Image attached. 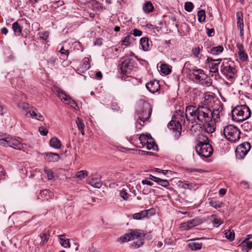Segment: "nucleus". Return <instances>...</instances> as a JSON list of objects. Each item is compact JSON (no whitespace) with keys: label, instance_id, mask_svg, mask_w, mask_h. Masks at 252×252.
Wrapping results in <instances>:
<instances>
[{"label":"nucleus","instance_id":"nucleus-6","mask_svg":"<svg viewBox=\"0 0 252 252\" xmlns=\"http://www.w3.org/2000/svg\"><path fill=\"white\" fill-rule=\"evenodd\" d=\"M0 145L9 146L19 150L23 148V144L19 140L1 133H0Z\"/></svg>","mask_w":252,"mask_h":252},{"label":"nucleus","instance_id":"nucleus-23","mask_svg":"<svg viewBox=\"0 0 252 252\" xmlns=\"http://www.w3.org/2000/svg\"><path fill=\"white\" fill-rule=\"evenodd\" d=\"M59 52L60 56L58 55L59 57L63 60H65L67 59L68 56L69 54V51L68 49L64 48L63 46H62L60 49Z\"/></svg>","mask_w":252,"mask_h":252},{"label":"nucleus","instance_id":"nucleus-35","mask_svg":"<svg viewBox=\"0 0 252 252\" xmlns=\"http://www.w3.org/2000/svg\"><path fill=\"white\" fill-rule=\"evenodd\" d=\"M154 6L150 1H146L143 7V9L145 12L149 13L153 11Z\"/></svg>","mask_w":252,"mask_h":252},{"label":"nucleus","instance_id":"nucleus-7","mask_svg":"<svg viewBox=\"0 0 252 252\" xmlns=\"http://www.w3.org/2000/svg\"><path fill=\"white\" fill-rule=\"evenodd\" d=\"M120 72L124 75L130 73L134 68V63L132 60L130 58L124 57L121 60L119 65Z\"/></svg>","mask_w":252,"mask_h":252},{"label":"nucleus","instance_id":"nucleus-16","mask_svg":"<svg viewBox=\"0 0 252 252\" xmlns=\"http://www.w3.org/2000/svg\"><path fill=\"white\" fill-rule=\"evenodd\" d=\"M172 120L179 123L181 126L185 123V118L184 116V112L181 110L177 111L172 118Z\"/></svg>","mask_w":252,"mask_h":252},{"label":"nucleus","instance_id":"nucleus-58","mask_svg":"<svg viewBox=\"0 0 252 252\" xmlns=\"http://www.w3.org/2000/svg\"><path fill=\"white\" fill-rule=\"evenodd\" d=\"M207 35L209 37L213 36L214 34V30L213 29L206 28Z\"/></svg>","mask_w":252,"mask_h":252},{"label":"nucleus","instance_id":"nucleus-52","mask_svg":"<svg viewBox=\"0 0 252 252\" xmlns=\"http://www.w3.org/2000/svg\"><path fill=\"white\" fill-rule=\"evenodd\" d=\"M194 5L191 2L187 1L185 3V9L188 12H190L192 10Z\"/></svg>","mask_w":252,"mask_h":252},{"label":"nucleus","instance_id":"nucleus-24","mask_svg":"<svg viewBox=\"0 0 252 252\" xmlns=\"http://www.w3.org/2000/svg\"><path fill=\"white\" fill-rule=\"evenodd\" d=\"M56 90V92L58 93L57 95L62 101H66L67 102L71 98L70 96L67 95L63 92L61 91L59 88H57Z\"/></svg>","mask_w":252,"mask_h":252},{"label":"nucleus","instance_id":"nucleus-63","mask_svg":"<svg viewBox=\"0 0 252 252\" xmlns=\"http://www.w3.org/2000/svg\"><path fill=\"white\" fill-rule=\"evenodd\" d=\"M142 184L143 185H147L150 186H152L153 185L152 182L147 180H143L142 181Z\"/></svg>","mask_w":252,"mask_h":252},{"label":"nucleus","instance_id":"nucleus-10","mask_svg":"<svg viewBox=\"0 0 252 252\" xmlns=\"http://www.w3.org/2000/svg\"><path fill=\"white\" fill-rule=\"evenodd\" d=\"M142 237H145L143 232L140 230H135L130 233L125 234L124 236L120 237L119 240L121 243H124Z\"/></svg>","mask_w":252,"mask_h":252},{"label":"nucleus","instance_id":"nucleus-8","mask_svg":"<svg viewBox=\"0 0 252 252\" xmlns=\"http://www.w3.org/2000/svg\"><path fill=\"white\" fill-rule=\"evenodd\" d=\"M221 73L229 78H232L236 73V69L234 67V63L232 61H228L226 63L223 62L220 69Z\"/></svg>","mask_w":252,"mask_h":252},{"label":"nucleus","instance_id":"nucleus-15","mask_svg":"<svg viewBox=\"0 0 252 252\" xmlns=\"http://www.w3.org/2000/svg\"><path fill=\"white\" fill-rule=\"evenodd\" d=\"M48 162H57L60 159V155L53 153H44L42 154Z\"/></svg>","mask_w":252,"mask_h":252},{"label":"nucleus","instance_id":"nucleus-14","mask_svg":"<svg viewBox=\"0 0 252 252\" xmlns=\"http://www.w3.org/2000/svg\"><path fill=\"white\" fill-rule=\"evenodd\" d=\"M146 86L147 89L152 93L158 92L160 89L159 82L156 80L150 81L146 84Z\"/></svg>","mask_w":252,"mask_h":252},{"label":"nucleus","instance_id":"nucleus-12","mask_svg":"<svg viewBox=\"0 0 252 252\" xmlns=\"http://www.w3.org/2000/svg\"><path fill=\"white\" fill-rule=\"evenodd\" d=\"M167 126L168 128L170 130H172L174 133L175 137L176 138H178L181 134V125L179 123L172 119V120L168 123Z\"/></svg>","mask_w":252,"mask_h":252},{"label":"nucleus","instance_id":"nucleus-37","mask_svg":"<svg viewBox=\"0 0 252 252\" xmlns=\"http://www.w3.org/2000/svg\"><path fill=\"white\" fill-rule=\"evenodd\" d=\"M37 110L34 108L33 111H31V117L39 121H43L44 119V117L41 114L37 113Z\"/></svg>","mask_w":252,"mask_h":252},{"label":"nucleus","instance_id":"nucleus-62","mask_svg":"<svg viewBox=\"0 0 252 252\" xmlns=\"http://www.w3.org/2000/svg\"><path fill=\"white\" fill-rule=\"evenodd\" d=\"M112 109L116 111H118L120 109L119 107L118 106L117 104L116 103H113L111 105Z\"/></svg>","mask_w":252,"mask_h":252},{"label":"nucleus","instance_id":"nucleus-17","mask_svg":"<svg viewBox=\"0 0 252 252\" xmlns=\"http://www.w3.org/2000/svg\"><path fill=\"white\" fill-rule=\"evenodd\" d=\"M236 47L238 49V54L239 59L243 62L246 61L248 59V55L245 52L243 45L237 43Z\"/></svg>","mask_w":252,"mask_h":252},{"label":"nucleus","instance_id":"nucleus-60","mask_svg":"<svg viewBox=\"0 0 252 252\" xmlns=\"http://www.w3.org/2000/svg\"><path fill=\"white\" fill-rule=\"evenodd\" d=\"M237 24V27H238V29H243V28H244L243 20H238Z\"/></svg>","mask_w":252,"mask_h":252},{"label":"nucleus","instance_id":"nucleus-2","mask_svg":"<svg viewBox=\"0 0 252 252\" xmlns=\"http://www.w3.org/2000/svg\"><path fill=\"white\" fill-rule=\"evenodd\" d=\"M233 120L236 122L243 121L251 117V111L247 105L236 106L231 112Z\"/></svg>","mask_w":252,"mask_h":252},{"label":"nucleus","instance_id":"nucleus-38","mask_svg":"<svg viewBox=\"0 0 252 252\" xmlns=\"http://www.w3.org/2000/svg\"><path fill=\"white\" fill-rule=\"evenodd\" d=\"M40 195L41 196V197H42V198H44L47 200L49 199L48 196L51 197L53 195V193L52 191H50L49 190L45 189L41 191Z\"/></svg>","mask_w":252,"mask_h":252},{"label":"nucleus","instance_id":"nucleus-61","mask_svg":"<svg viewBox=\"0 0 252 252\" xmlns=\"http://www.w3.org/2000/svg\"><path fill=\"white\" fill-rule=\"evenodd\" d=\"M67 103L70 105V106L73 108L75 107V106H77L76 102L71 98H70L69 100L68 101Z\"/></svg>","mask_w":252,"mask_h":252},{"label":"nucleus","instance_id":"nucleus-20","mask_svg":"<svg viewBox=\"0 0 252 252\" xmlns=\"http://www.w3.org/2000/svg\"><path fill=\"white\" fill-rule=\"evenodd\" d=\"M89 184L92 186L96 188H100L102 185L100 182V178L99 176L97 177H92L89 181Z\"/></svg>","mask_w":252,"mask_h":252},{"label":"nucleus","instance_id":"nucleus-50","mask_svg":"<svg viewBox=\"0 0 252 252\" xmlns=\"http://www.w3.org/2000/svg\"><path fill=\"white\" fill-rule=\"evenodd\" d=\"M225 237L229 240L232 241L235 237V233L233 231L228 230L225 233Z\"/></svg>","mask_w":252,"mask_h":252},{"label":"nucleus","instance_id":"nucleus-57","mask_svg":"<svg viewBox=\"0 0 252 252\" xmlns=\"http://www.w3.org/2000/svg\"><path fill=\"white\" fill-rule=\"evenodd\" d=\"M142 32L138 29H135L133 30L132 34L135 36H140L142 35Z\"/></svg>","mask_w":252,"mask_h":252},{"label":"nucleus","instance_id":"nucleus-29","mask_svg":"<svg viewBox=\"0 0 252 252\" xmlns=\"http://www.w3.org/2000/svg\"><path fill=\"white\" fill-rule=\"evenodd\" d=\"M12 29L16 35H19L22 33V27L18 21H16L12 24Z\"/></svg>","mask_w":252,"mask_h":252},{"label":"nucleus","instance_id":"nucleus-43","mask_svg":"<svg viewBox=\"0 0 252 252\" xmlns=\"http://www.w3.org/2000/svg\"><path fill=\"white\" fill-rule=\"evenodd\" d=\"M150 138L149 137V136L145 134H141L140 135L139 137V140L140 142V143L142 144L143 147H145L146 143L148 142V141L149 140Z\"/></svg>","mask_w":252,"mask_h":252},{"label":"nucleus","instance_id":"nucleus-32","mask_svg":"<svg viewBox=\"0 0 252 252\" xmlns=\"http://www.w3.org/2000/svg\"><path fill=\"white\" fill-rule=\"evenodd\" d=\"M202 243L196 241L191 242L188 244L189 247L193 251L200 250L202 247Z\"/></svg>","mask_w":252,"mask_h":252},{"label":"nucleus","instance_id":"nucleus-30","mask_svg":"<svg viewBox=\"0 0 252 252\" xmlns=\"http://www.w3.org/2000/svg\"><path fill=\"white\" fill-rule=\"evenodd\" d=\"M91 67L90 61L88 58L85 57L83 60L82 64L80 65V68L83 70L82 72L88 70Z\"/></svg>","mask_w":252,"mask_h":252},{"label":"nucleus","instance_id":"nucleus-1","mask_svg":"<svg viewBox=\"0 0 252 252\" xmlns=\"http://www.w3.org/2000/svg\"><path fill=\"white\" fill-rule=\"evenodd\" d=\"M208 98L213 100L214 105L211 108L209 106L201 105L197 107L193 105H189L186 109V118L189 121L197 123L196 121L201 123H208L210 122H218L220 120V115L223 110L222 104L218 99L207 96ZM205 99L207 98L205 97Z\"/></svg>","mask_w":252,"mask_h":252},{"label":"nucleus","instance_id":"nucleus-53","mask_svg":"<svg viewBox=\"0 0 252 252\" xmlns=\"http://www.w3.org/2000/svg\"><path fill=\"white\" fill-rule=\"evenodd\" d=\"M157 183L163 187H167L170 185L169 182L167 180H163L160 178H159Z\"/></svg>","mask_w":252,"mask_h":252},{"label":"nucleus","instance_id":"nucleus-48","mask_svg":"<svg viewBox=\"0 0 252 252\" xmlns=\"http://www.w3.org/2000/svg\"><path fill=\"white\" fill-rule=\"evenodd\" d=\"M44 172L47 174L48 180L55 179L54 174L51 169H47V168H45L44 169Z\"/></svg>","mask_w":252,"mask_h":252},{"label":"nucleus","instance_id":"nucleus-47","mask_svg":"<svg viewBox=\"0 0 252 252\" xmlns=\"http://www.w3.org/2000/svg\"><path fill=\"white\" fill-rule=\"evenodd\" d=\"M189 229L191 228L192 227L196 226L198 225L200 223V221L196 219H194L191 220H189L187 221Z\"/></svg>","mask_w":252,"mask_h":252},{"label":"nucleus","instance_id":"nucleus-44","mask_svg":"<svg viewBox=\"0 0 252 252\" xmlns=\"http://www.w3.org/2000/svg\"><path fill=\"white\" fill-rule=\"evenodd\" d=\"M40 237L41 238L40 245L43 246L47 242L49 239V234L47 233H42L40 235Z\"/></svg>","mask_w":252,"mask_h":252},{"label":"nucleus","instance_id":"nucleus-33","mask_svg":"<svg viewBox=\"0 0 252 252\" xmlns=\"http://www.w3.org/2000/svg\"><path fill=\"white\" fill-rule=\"evenodd\" d=\"M202 49V46H198L197 47L193 48L191 51L194 57L196 59H200V53Z\"/></svg>","mask_w":252,"mask_h":252},{"label":"nucleus","instance_id":"nucleus-64","mask_svg":"<svg viewBox=\"0 0 252 252\" xmlns=\"http://www.w3.org/2000/svg\"><path fill=\"white\" fill-rule=\"evenodd\" d=\"M149 179L152 181H153L157 183L159 178L156 177L152 175H150Z\"/></svg>","mask_w":252,"mask_h":252},{"label":"nucleus","instance_id":"nucleus-40","mask_svg":"<svg viewBox=\"0 0 252 252\" xmlns=\"http://www.w3.org/2000/svg\"><path fill=\"white\" fill-rule=\"evenodd\" d=\"M133 37L129 34H128L125 39L122 41V45L126 46L129 45L132 42Z\"/></svg>","mask_w":252,"mask_h":252},{"label":"nucleus","instance_id":"nucleus-3","mask_svg":"<svg viewBox=\"0 0 252 252\" xmlns=\"http://www.w3.org/2000/svg\"><path fill=\"white\" fill-rule=\"evenodd\" d=\"M189 73L192 76L195 81L204 86L209 87L212 84V80L208 77L203 70L197 69L196 67L189 69Z\"/></svg>","mask_w":252,"mask_h":252},{"label":"nucleus","instance_id":"nucleus-9","mask_svg":"<svg viewBox=\"0 0 252 252\" xmlns=\"http://www.w3.org/2000/svg\"><path fill=\"white\" fill-rule=\"evenodd\" d=\"M195 150L199 155L205 158L210 157L213 153V147L209 143L196 145Z\"/></svg>","mask_w":252,"mask_h":252},{"label":"nucleus","instance_id":"nucleus-56","mask_svg":"<svg viewBox=\"0 0 252 252\" xmlns=\"http://www.w3.org/2000/svg\"><path fill=\"white\" fill-rule=\"evenodd\" d=\"M180 228L182 230L190 229L188 222H184L181 224Z\"/></svg>","mask_w":252,"mask_h":252},{"label":"nucleus","instance_id":"nucleus-49","mask_svg":"<svg viewBox=\"0 0 252 252\" xmlns=\"http://www.w3.org/2000/svg\"><path fill=\"white\" fill-rule=\"evenodd\" d=\"M160 71L162 73L168 74L171 72L170 69L166 64H161L160 66Z\"/></svg>","mask_w":252,"mask_h":252},{"label":"nucleus","instance_id":"nucleus-39","mask_svg":"<svg viewBox=\"0 0 252 252\" xmlns=\"http://www.w3.org/2000/svg\"><path fill=\"white\" fill-rule=\"evenodd\" d=\"M149 39L147 37H143L140 39V44L143 50L147 51L149 48Z\"/></svg>","mask_w":252,"mask_h":252},{"label":"nucleus","instance_id":"nucleus-5","mask_svg":"<svg viewBox=\"0 0 252 252\" xmlns=\"http://www.w3.org/2000/svg\"><path fill=\"white\" fill-rule=\"evenodd\" d=\"M223 133L225 137L231 142H236L240 138V130L237 126L232 125L224 126Z\"/></svg>","mask_w":252,"mask_h":252},{"label":"nucleus","instance_id":"nucleus-36","mask_svg":"<svg viewBox=\"0 0 252 252\" xmlns=\"http://www.w3.org/2000/svg\"><path fill=\"white\" fill-rule=\"evenodd\" d=\"M145 147L147 150H155L157 148V146L154 143L152 137H151L148 141V142L146 143Z\"/></svg>","mask_w":252,"mask_h":252},{"label":"nucleus","instance_id":"nucleus-18","mask_svg":"<svg viewBox=\"0 0 252 252\" xmlns=\"http://www.w3.org/2000/svg\"><path fill=\"white\" fill-rule=\"evenodd\" d=\"M179 183H180L179 186L184 189L195 190L198 188V185L194 183L189 182L183 183L182 181H179Z\"/></svg>","mask_w":252,"mask_h":252},{"label":"nucleus","instance_id":"nucleus-31","mask_svg":"<svg viewBox=\"0 0 252 252\" xmlns=\"http://www.w3.org/2000/svg\"><path fill=\"white\" fill-rule=\"evenodd\" d=\"M49 144L51 147L55 149H60L62 145L61 141L57 138H52L51 139Z\"/></svg>","mask_w":252,"mask_h":252},{"label":"nucleus","instance_id":"nucleus-27","mask_svg":"<svg viewBox=\"0 0 252 252\" xmlns=\"http://www.w3.org/2000/svg\"><path fill=\"white\" fill-rule=\"evenodd\" d=\"M65 235H60L59 236L60 238V243L61 245L64 248H69L70 247L69 243V239L65 238Z\"/></svg>","mask_w":252,"mask_h":252},{"label":"nucleus","instance_id":"nucleus-59","mask_svg":"<svg viewBox=\"0 0 252 252\" xmlns=\"http://www.w3.org/2000/svg\"><path fill=\"white\" fill-rule=\"evenodd\" d=\"M236 17H237V21L243 20V16L242 12L241 11L237 12L236 13Z\"/></svg>","mask_w":252,"mask_h":252},{"label":"nucleus","instance_id":"nucleus-42","mask_svg":"<svg viewBox=\"0 0 252 252\" xmlns=\"http://www.w3.org/2000/svg\"><path fill=\"white\" fill-rule=\"evenodd\" d=\"M198 20L199 22L202 23L205 21L206 18L205 12L203 10H199L197 12Z\"/></svg>","mask_w":252,"mask_h":252},{"label":"nucleus","instance_id":"nucleus-41","mask_svg":"<svg viewBox=\"0 0 252 252\" xmlns=\"http://www.w3.org/2000/svg\"><path fill=\"white\" fill-rule=\"evenodd\" d=\"M209 205L215 209L220 208L222 206L223 203L219 201H215L211 199L209 202Z\"/></svg>","mask_w":252,"mask_h":252},{"label":"nucleus","instance_id":"nucleus-51","mask_svg":"<svg viewBox=\"0 0 252 252\" xmlns=\"http://www.w3.org/2000/svg\"><path fill=\"white\" fill-rule=\"evenodd\" d=\"M241 126L244 130L247 132L250 131L252 130V126L248 122H245Z\"/></svg>","mask_w":252,"mask_h":252},{"label":"nucleus","instance_id":"nucleus-28","mask_svg":"<svg viewBox=\"0 0 252 252\" xmlns=\"http://www.w3.org/2000/svg\"><path fill=\"white\" fill-rule=\"evenodd\" d=\"M148 212V210H144L139 213H135L133 215V218L137 220H142V219L147 217Z\"/></svg>","mask_w":252,"mask_h":252},{"label":"nucleus","instance_id":"nucleus-55","mask_svg":"<svg viewBox=\"0 0 252 252\" xmlns=\"http://www.w3.org/2000/svg\"><path fill=\"white\" fill-rule=\"evenodd\" d=\"M38 131L40 134L45 136L48 133V130L44 126H40L39 127Z\"/></svg>","mask_w":252,"mask_h":252},{"label":"nucleus","instance_id":"nucleus-26","mask_svg":"<svg viewBox=\"0 0 252 252\" xmlns=\"http://www.w3.org/2000/svg\"><path fill=\"white\" fill-rule=\"evenodd\" d=\"M76 124L78 127V129L79 130H80L81 132V134L82 135H85V131H84V127L85 125L83 123V121L82 119L77 117L76 120Z\"/></svg>","mask_w":252,"mask_h":252},{"label":"nucleus","instance_id":"nucleus-25","mask_svg":"<svg viewBox=\"0 0 252 252\" xmlns=\"http://www.w3.org/2000/svg\"><path fill=\"white\" fill-rule=\"evenodd\" d=\"M221 61V59L216 60V63H209L210 71L213 73H216L218 71L219 65Z\"/></svg>","mask_w":252,"mask_h":252},{"label":"nucleus","instance_id":"nucleus-19","mask_svg":"<svg viewBox=\"0 0 252 252\" xmlns=\"http://www.w3.org/2000/svg\"><path fill=\"white\" fill-rule=\"evenodd\" d=\"M215 122L212 121L208 123H206V124L203 126L205 131L208 133H212L215 132L216 127L214 125Z\"/></svg>","mask_w":252,"mask_h":252},{"label":"nucleus","instance_id":"nucleus-21","mask_svg":"<svg viewBox=\"0 0 252 252\" xmlns=\"http://www.w3.org/2000/svg\"><path fill=\"white\" fill-rule=\"evenodd\" d=\"M239 247L244 252H248L249 250L252 249V242L244 240L239 245Z\"/></svg>","mask_w":252,"mask_h":252},{"label":"nucleus","instance_id":"nucleus-54","mask_svg":"<svg viewBox=\"0 0 252 252\" xmlns=\"http://www.w3.org/2000/svg\"><path fill=\"white\" fill-rule=\"evenodd\" d=\"M120 194L121 197L125 200L127 199L128 197L129 196V195L126 192V190H124V189L120 191Z\"/></svg>","mask_w":252,"mask_h":252},{"label":"nucleus","instance_id":"nucleus-46","mask_svg":"<svg viewBox=\"0 0 252 252\" xmlns=\"http://www.w3.org/2000/svg\"><path fill=\"white\" fill-rule=\"evenodd\" d=\"M144 237H141V238H137V241H134L132 243V246L134 247L135 248H139L141 246H142L144 243Z\"/></svg>","mask_w":252,"mask_h":252},{"label":"nucleus","instance_id":"nucleus-4","mask_svg":"<svg viewBox=\"0 0 252 252\" xmlns=\"http://www.w3.org/2000/svg\"><path fill=\"white\" fill-rule=\"evenodd\" d=\"M152 109L151 105L146 101H141L139 103V108L137 111L139 119L142 122L139 124L143 126L144 123L147 121L151 117Z\"/></svg>","mask_w":252,"mask_h":252},{"label":"nucleus","instance_id":"nucleus-11","mask_svg":"<svg viewBox=\"0 0 252 252\" xmlns=\"http://www.w3.org/2000/svg\"><path fill=\"white\" fill-rule=\"evenodd\" d=\"M251 148V144L245 142L238 146L236 149V156L239 159L243 158Z\"/></svg>","mask_w":252,"mask_h":252},{"label":"nucleus","instance_id":"nucleus-13","mask_svg":"<svg viewBox=\"0 0 252 252\" xmlns=\"http://www.w3.org/2000/svg\"><path fill=\"white\" fill-rule=\"evenodd\" d=\"M18 108L22 110L25 115L28 117H30L31 115V111H33L34 108L30 106L28 103L24 102L19 103L17 105Z\"/></svg>","mask_w":252,"mask_h":252},{"label":"nucleus","instance_id":"nucleus-34","mask_svg":"<svg viewBox=\"0 0 252 252\" xmlns=\"http://www.w3.org/2000/svg\"><path fill=\"white\" fill-rule=\"evenodd\" d=\"M223 50V47L221 45L218 46L217 47H215L212 48L210 51V53L213 55H217L220 54L221 53Z\"/></svg>","mask_w":252,"mask_h":252},{"label":"nucleus","instance_id":"nucleus-45","mask_svg":"<svg viewBox=\"0 0 252 252\" xmlns=\"http://www.w3.org/2000/svg\"><path fill=\"white\" fill-rule=\"evenodd\" d=\"M88 175V172L86 170H81L76 173V176L79 180L85 179Z\"/></svg>","mask_w":252,"mask_h":252},{"label":"nucleus","instance_id":"nucleus-22","mask_svg":"<svg viewBox=\"0 0 252 252\" xmlns=\"http://www.w3.org/2000/svg\"><path fill=\"white\" fill-rule=\"evenodd\" d=\"M196 140L198 141V144L196 145H200L204 144V143H209L208 137L202 133H199L197 135Z\"/></svg>","mask_w":252,"mask_h":252}]
</instances>
